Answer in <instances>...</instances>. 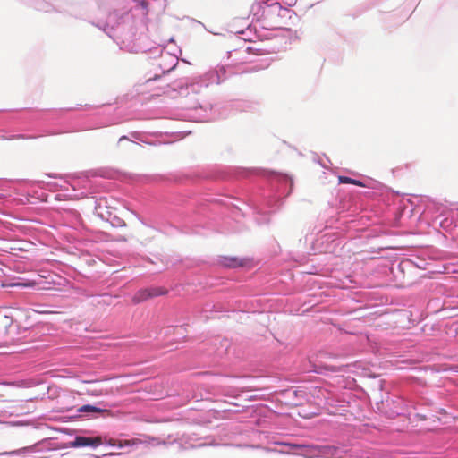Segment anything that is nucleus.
I'll list each match as a JSON object with an SVG mask.
<instances>
[{
  "label": "nucleus",
  "instance_id": "obj_1",
  "mask_svg": "<svg viewBox=\"0 0 458 458\" xmlns=\"http://www.w3.org/2000/svg\"><path fill=\"white\" fill-rule=\"evenodd\" d=\"M166 292L159 288L142 289L138 291L132 297L133 303H140L148 298L165 294Z\"/></svg>",
  "mask_w": 458,
  "mask_h": 458
},
{
  "label": "nucleus",
  "instance_id": "obj_2",
  "mask_svg": "<svg viewBox=\"0 0 458 458\" xmlns=\"http://www.w3.org/2000/svg\"><path fill=\"white\" fill-rule=\"evenodd\" d=\"M102 444L100 437H76L75 439L71 443L72 447H84V446H98Z\"/></svg>",
  "mask_w": 458,
  "mask_h": 458
},
{
  "label": "nucleus",
  "instance_id": "obj_3",
  "mask_svg": "<svg viewBox=\"0 0 458 458\" xmlns=\"http://www.w3.org/2000/svg\"><path fill=\"white\" fill-rule=\"evenodd\" d=\"M80 412H98L104 416H111L112 411L108 409H101L90 404H85L79 408Z\"/></svg>",
  "mask_w": 458,
  "mask_h": 458
},
{
  "label": "nucleus",
  "instance_id": "obj_4",
  "mask_svg": "<svg viewBox=\"0 0 458 458\" xmlns=\"http://www.w3.org/2000/svg\"><path fill=\"white\" fill-rule=\"evenodd\" d=\"M87 394L89 395H91V396H101V395H108V394H113V391L112 389H103V388H99V389H97V388H94V389H89L87 390Z\"/></svg>",
  "mask_w": 458,
  "mask_h": 458
},
{
  "label": "nucleus",
  "instance_id": "obj_5",
  "mask_svg": "<svg viewBox=\"0 0 458 458\" xmlns=\"http://www.w3.org/2000/svg\"><path fill=\"white\" fill-rule=\"evenodd\" d=\"M223 264L229 267H237L243 266V262L239 260L237 258H225Z\"/></svg>",
  "mask_w": 458,
  "mask_h": 458
},
{
  "label": "nucleus",
  "instance_id": "obj_6",
  "mask_svg": "<svg viewBox=\"0 0 458 458\" xmlns=\"http://www.w3.org/2000/svg\"><path fill=\"white\" fill-rule=\"evenodd\" d=\"M339 182L341 183H350V184H354L357 186L364 187V184L362 182H360L359 180L352 179V178L346 177V176H339Z\"/></svg>",
  "mask_w": 458,
  "mask_h": 458
},
{
  "label": "nucleus",
  "instance_id": "obj_7",
  "mask_svg": "<svg viewBox=\"0 0 458 458\" xmlns=\"http://www.w3.org/2000/svg\"><path fill=\"white\" fill-rule=\"evenodd\" d=\"M35 285L34 282L27 281L22 283H13L11 284L10 286H21V287H32Z\"/></svg>",
  "mask_w": 458,
  "mask_h": 458
},
{
  "label": "nucleus",
  "instance_id": "obj_8",
  "mask_svg": "<svg viewBox=\"0 0 458 458\" xmlns=\"http://www.w3.org/2000/svg\"><path fill=\"white\" fill-rule=\"evenodd\" d=\"M135 442H136L135 440H132V441H131V440L120 441L118 446L119 447H123V446H125V445H131L134 444Z\"/></svg>",
  "mask_w": 458,
  "mask_h": 458
},
{
  "label": "nucleus",
  "instance_id": "obj_9",
  "mask_svg": "<svg viewBox=\"0 0 458 458\" xmlns=\"http://www.w3.org/2000/svg\"><path fill=\"white\" fill-rule=\"evenodd\" d=\"M260 70H262V67L255 66V67L250 68L248 72H259Z\"/></svg>",
  "mask_w": 458,
  "mask_h": 458
},
{
  "label": "nucleus",
  "instance_id": "obj_10",
  "mask_svg": "<svg viewBox=\"0 0 458 458\" xmlns=\"http://www.w3.org/2000/svg\"><path fill=\"white\" fill-rule=\"evenodd\" d=\"M95 382H97V380H86V381H84V383H86V384H91V383H95Z\"/></svg>",
  "mask_w": 458,
  "mask_h": 458
},
{
  "label": "nucleus",
  "instance_id": "obj_11",
  "mask_svg": "<svg viewBox=\"0 0 458 458\" xmlns=\"http://www.w3.org/2000/svg\"><path fill=\"white\" fill-rule=\"evenodd\" d=\"M45 313H50V314H53L55 313L54 311H46Z\"/></svg>",
  "mask_w": 458,
  "mask_h": 458
}]
</instances>
